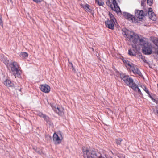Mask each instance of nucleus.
<instances>
[{"label":"nucleus","instance_id":"nucleus-1","mask_svg":"<svg viewBox=\"0 0 158 158\" xmlns=\"http://www.w3.org/2000/svg\"><path fill=\"white\" fill-rule=\"evenodd\" d=\"M122 34L125 35V37L127 40L134 44L141 46L144 54L150 55L153 53L156 47H152L151 44L146 40L145 38L139 37L137 34L127 29L123 31Z\"/></svg>","mask_w":158,"mask_h":158},{"label":"nucleus","instance_id":"nucleus-2","mask_svg":"<svg viewBox=\"0 0 158 158\" xmlns=\"http://www.w3.org/2000/svg\"><path fill=\"white\" fill-rule=\"evenodd\" d=\"M112 3L113 4L115 10L117 13L118 14L120 12L125 17V18L129 21H132L133 22L136 23L137 22V19L133 15L129 13L123 12L121 13V11L120 8L117 3L116 0H111Z\"/></svg>","mask_w":158,"mask_h":158},{"label":"nucleus","instance_id":"nucleus-3","mask_svg":"<svg viewBox=\"0 0 158 158\" xmlns=\"http://www.w3.org/2000/svg\"><path fill=\"white\" fill-rule=\"evenodd\" d=\"M10 68L13 72V75L15 77H21V71L19 69V66L17 63L15 61H12L10 63L9 68Z\"/></svg>","mask_w":158,"mask_h":158},{"label":"nucleus","instance_id":"nucleus-4","mask_svg":"<svg viewBox=\"0 0 158 158\" xmlns=\"http://www.w3.org/2000/svg\"><path fill=\"white\" fill-rule=\"evenodd\" d=\"M120 78L123 80L124 82L129 87L131 88L135 87V84L133 80L129 76L126 75L125 74L121 73L120 75Z\"/></svg>","mask_w":158,"mask_h":158},{"label":"nucleus","instance_id":"nucleus-5","mask_svg":"<svg viewBox=\"0 0 158 158\" xmlns=\"http://www.w3.org/2000/svg\"><path fill=\"white\" fill-rule=\"evenodd\" d=\"M135 15L137 19L139 18L141 21L143 19L144 14L143 10H136ZM138 21V20L137 19Z\"/></svg>","mask_w":158,"mask_h":158},{"label":"nucleus","instance_id":"nucleus-6","mask_svg":"<svg viewBox=\"0 0 158 158\" xmlns=\"http://www.w3.org/2000/svg\"><path fill=\"white\" fill-rule=\"evenodd\" d=\"M40 89L43 92L48 93L50 90V86L47 85H41L40 86Z\"/></svg>","mask_w":158,"mask_h":158},{"label":"nucleus","instance_id":"nucleus-7","mask_svg":"<svg viewBox=\"0 0 158 158\" xmlns=\"http://www.w3.org/2000/svg\"><path fill=\"white\" fill-rule=\"evenodd\" d=\"M116 21H114L111 20H108L105 22V24L106 27L109 29H113L114 28V24L115 22Z\"/></svg>","mask_w":158,"mask_h":158},{"label":"nucleus","instance_id":"nucleus-8","mask_svg":"<svg viewBox=\"0 0 158 158\" xmlns=\"http://www.w3.org/2000/svg\"><path fill=\"white\" fill-rule=\"evenodd\" d=\"M131 70L136 75L140 76H142V73L140 71L136 65H135L132 67V69H131Z\"/></svg>","mask_w":158,"mask_h":158},{"label":"nucleus","instance_id":"nucleus-9","mask_svg":"<svg viewBox=\"0 0 158 158\" xmlns=\"http://www.w3.org/2000/svg\"><path fill=\"white\" fill-rule=\"evenodd\" d=\"M136 57L138 58L140 61H143L144 63L148 64L149 63L145 59V57L143 56L141 53H139L137 54Z\"/></svg>","mask_w":158,"mask_h":158},{"label":"nucleus","instance_id":"nucleus-10","mask_svg":"<svg viewBox=\"0 0 158 158\" xmlns=\"http://www.w3.org/2000/svg\"><path fill=\"white\" fill-rule=\"evenodd\" d=\"M53 110L59 115H62L63 113L62 111V109L60 108L52 106Z\"/></svg>","mask_w":158,"mask_h":158},{"label":"nucleus","instance_id":"nucleus-11","mask_svg":"<svg viewBox=\"0 0 158 158\" xmlns=\"http://www.w3.org/2000/svg\"><path fill=\"white\" fill-rule=\"evenodd\" d=\"M53 140L55 141V143L57 144L60 143L61 142L59 137L58 136L57 134L55 133L53 134Z\"/></svg>","mask_w":158,"mask_h":158},{"label":"nucleus","instance_id":"nucleus-12","mask_svg":"<svg viewBox=\"0 0 158 158\" xmlns=\"http://www.w3.org/2000/svg\"><path fill=\"white\" fill-rule=\"evenodd\" d=\"M4 84L7 87H13L14 84L12 83L8 79H6L4 82Z\"/></svg>","mask_w":158,"mask_h":158},{"label":"nucleus","instance_id":"nucleus-13","mask_svg":"<svg viewBox=\"0 0 158 158\" xmlns=\"http://www.w3.org/2000/svg\"><path fill=\"white\" fill-rule=\"evenodd\" d=\"M148 15L149 17L152 20L154 21L156 19V16L152 11H150V12H149Z\"/></svg>","mask_w":158,"mask_h":158},{"label":"nucleus","instance_id":"nucleus-14","mask_svg":"<svg viewBox=\"0 0 158 158\" xmlns=\"http://www.w3.org/2000/svg\"><path fill=\"white\" fill-rule=\"evenodd\" d=\"M128 54L130 56L135 57H136V56H137V54H136L134 49H131L128 50Z\"/></svg>","mask_w":158,"mask_h":158},{"label":"nucleus","instance_id":"nucleus-15","mask_svg":"<svg viewBox=\"0 0 158 158\" xmlns=\"http://www.w3.org/2000/svg\"><path fill=\"white\" fill-rule=\"evenodd\" d=\"M151 40L154 44H155L157 47L158 46V38L156 37H151Z\"/></svg>","mask_w":158,"mask_h":158},{"label":"nucleus","instance_id":"nucleus-16","mask_svg":"<svg viewBox=\"0 0 158 158\" xmlns=\"http://www.w3.org/2000/svg\"><path fill=\"white\" fill-rule=\"evenodd\" d=\"M2 61L7 67L9 68V65L10 64V63H11V62H10L9 60H7V59H5V58L3 59H2Z\"/></svg>","mask_w":158,"mask_h":158},{"label":"nucleus","instance_id":"nucleus-17","mask_svg":"<svg viewBox=\"0 0 158 158\" xmlns=\"http://www.w3.org/2000/svg\"><path fill=\"white\" fill-rule=\"evenodd\" d=\"M19 56L20 57H21L23 58H27L28 56V54L27 52H21Z\"/></svg>","mask_w":158,"mask_h":158},{"label":"nucleus","instance_id":"nucleus-18","mask_svg":"<svg viewBox=\"0 0 158 158\" xmlns=\"http://www.w3.org/2000/svg\"><path fill=\"white\" fill-rule=\"evenodd\" d=\"M33 149L36 152L39 154H41L43 153L41 149H40L39 148L34 147Z\"/></svg>","mask_w":158,"mask_h":158},{"label":"nucleus","instance_id":"nucleus-19","mask_svg":"<svg viewBox=\"0 0 158 158\" xmlns=\"http://www.w3.org/2000/svg\"><path fill=\"white\" fill-rule=\"evenodd\" d=\"M69 67H70V68L72 69V70L73 72L75 73H77L76 69H75L74 67L73 66V64L71 62H69Z\"/></svg>","mask_w":158,"mask_h":158},{"label":"nucleus","instance_id":"nucleus-20","mask_svg":"<svg viewBox=\"0 0 158 158\" xmlns=\"http://www.w3.org/2000/svg\"><path fill=\"white\" fill-rule=\"evenodd\" d=\"M123 61L124 63H126V67H127V65L128 66L130 67L131 70L132 69V67L135 66V65L133 64H131L130 63H129L128 61L127 62L126 60H124Z\"/></svg>","mask_w":158,"mask_h":158},{"label":"nucleus","instance_id":"nucleus-21","mask_svg":"<svg viewBox=\"0 0 158 158\" xmlns=\"http://www.w3.org/2000/svg\"><path fill=\"white\" fill-rule=\"evenodd\" d=\"M90 6L89 5L86 4L83 6V8L87 10V11L90 12L91 10L90 8Z\"/></svg>","mask_w":158,"mask_h":158},{"label":"nucleus","instance_id":"nucleus-22","mask_svg":"<svg viewBox=\"0 0 158 158\" xmlns=\"http://www.w3.org/2000/svg\"><path fill=\"white\" fill-rule=\"evenodd\" d=\"M123 140L121 138L117 139H115V142L118 146L120 145L121 143Z\"/></svg>","mask_w":158,"mask_h":158},{"label":"nucleus","instance_id":"nucleus-23","mask_svg":"<svg viewBox=\"0 0 158 158\" xmlns=\"http://www.w3.org/2000/svg\"><path fill=\"white\" fill-rule=\"evenodd\" d=\"M153 53L155 54L154 56H156L158 58V47H156L155 50L153 51Z\"/></svg>","mask_w":158,"mask_h":158},{"label":"nucleus","instance_id":"nucleus-24","mask_svg":"<svg viewBox=\"0 0 158 158\" xmlns=\"http://www.w3.org/2000/svg\"><path fill=\"white\" fill-rule=\"evenodd\" d=\"M134 85L135 86V87L134 88H133V87H132V88L134 90H137L138 91V92L140 94H141V90H140V89L137 87V86L136 84H135Z\"/></svg>","mask_w":158,"mask_h":158},{"label":"nucleus","instance_id":"nucleus-25","mask_svg":"<svg viewBox=\"0 0 158 158\" xmlns=\"http://www.w3.org/2000/svg\"><path fill=\"white\" fill-rule=\"evenodd\" d=\"M109 14L110 17V20L116 21V19L114 17L113 15L111 13L109 12Z\"/></svg>","mask_w":158,"mask_h":158},{"label":"nucleus","instance_id":"nucleus-26","mask_svg":"<svg viewBox=\"0 0 158 158\" xmlns=\"http://www.w3.org/2000/svg\"><path fill=\"white\" fill-rule=\"evenodd\" d=\"M106 4L108 6L111 7L112 10H113V7L112 6V5L109 0H107L106 2Z\"/></svg>","mask_w":158,"mask_h":158},{"label":"nucleus","instance_id":"nucleus-27","mask_svg":"<svg viewBox=\"0 0 158 158\" xmlns=\"http://www.w3.org/2000/svg\"><path fill=\"white\" fill-rule=\"evenodd\" d=\"M96 2L98 3L99 6H102L104 4V3L102 1L99 0H96Z\"/></svg>","mask_w":158,"mask_h":158},{"label":"nucleus","instance_id":"nucleus-28","mask_svg":"<svg viewBox=\"0 0 158 158\" xmlns=\"http://www.w3.org/2000/svg\"><path fill=\"white\" fill-rule=\"evenodd\" d=\"M46 121V122L48 123V122H49L50 119L46 115H44V116L43 118Z\"/></svg>","mask_w":158,"mask_h":158},{"label":"nucleus","instance_id":"nucleus-29","mask_svg":"<svg viewBox=\"0 0 158 158\" xmlns=\"http://www.w3.org/2000/svg\"><path fill=\"white\" fill-rule=\"evenodd\" d=\"M147 3L148 5L151 6L153 3V0H147Z\"/></svg>","mask_w":158,"mask_h":158},{"label":"nucleus","instance_id":"nucleus-30","mask_svg":"<svg viewBox=\"0 0 158 158\" xmlns=\"http://www.w3.org/2000/svg\"><path fill=\"white\" fill-rule=\"evenodd\" d=\"M143 89L145 91L147 94H148L149 92L148 90L144 86H143Z\"/></svg>","mask_w":158,"mask_h":158},{"label":"nucleus","instance_id":"nucleus-31","mask_svg":"<svg viewBox=\"0 0 158 158\" xmlns=\"http://www.w3.org/2000/svg\"><path fill=\"white\" fill-rule=\"evenodd\" d=\"M45 114H43L41 112H39L38 114V115L41 117H42V118H43V117L44 116V115Z\"/></svg>","mask_w":158,"mask_h":158},{"label":"nucleus","instance_id":"nucleus-32","mask_svg":"<svg viewBox=\"0 0 158 158\" xmlns=\"http://www.w3.org/2000/svg\"><path fill=\"white\" fill-rule=\"evenodd\" d=\"M146 1V0H142L141 1V6H144L145 3Z\"/></svg>","mask_w":158,"mask_h":158},{"label":"nucleus","instance_id":"nucleus-33","mask_svg":"<svg viewBox=\"0 0 158 158\" xmlns=\"http://www.w3.org/2000/svg\"><path fill=\"white\" fill-rule=\"evenodd\" d=\"M35 2L37 3L41 2L42 0H33Z\"/></svg>","mask_w":158,"mask_h":158},{"label":"nucleus","instance_id":"nucleus-34","mask_svg":"<svg viewBox=\"0 0 158 158\" xmlns=\"http://www.w3.org/2000/svg\"><path fill=\"white\" fill-rule=\"evenodd\" d=\"M153 101L155 102L156 104H158V99H154L153 100Z\"/></svg>","mask_w":158,"mask_h":158},{"label":"nucleus","instance_id":"nucleus-35","mask_svg":"<svg viewBox=\"0 0 158 158\" xmlns=\"http://www.w3.org/2000/svg\"><path fill=\"white\" fill-rule=\"evenodd\" d=\"M150 98L151 99L152 101H153V100L154 99L152 96H150Z\"/></svg>","mask_w":158,"mask_h":158},{"label":"nucleus","instance_id":"nucleus-36","mask_svg":"<svg viewBox=\"0 0 158 158\" xmlns=\"http://www.w3.org/2000/svg\"><path fill=\"white\" fill-rule=\"evenodd\" d=\"M152 10V9L151 8H150L149 12H150V11H152V10Z\"/></svg>","mask_w":158,"mask_h":158},{"label":"nucleus","instance_id":"nucleus-37","mask_svg":"<svg viewBox=\"0 0 158 158\" xmlns=\"http://www.w3.org/2000/svg\"><path fill=\"white\" fill-rule=\"evenodd\" d=\"M147 94L148 95V96H149V97H150V96H152L150 95V94L149 92L148 94Z\"/></svg>","mask_w":158,"mask_h":158},{"label":"nucleus","instance_id":"nucleus-38","mask_svg":"<svg viewBox=\"0 0 158 158\" xmlns=\"http://www.w3.org/2000/svg\"><path fill=\"white\" fill-rule=\"evenodd\" d=\"M156 113L158 114V110H156Z\"/></svg>","mask_w":158,"mask_h":158},{"label":"nucleus","instance_id":"nucleus-39","mask_svg":"<svg viewBox=\"0 0 158 158\" xmlns=\"http://www.w3.org/2000/svg\"><path fill=\"white\" fill-rule=\"evenodd\" d=\"M91 48L92 49V50L93 51H94V49L93 48Z\"/></svg>","mask_w":158,"mask_h":158},{"label":"nucleus","instance_id":"nucleus-40","mask_svg":"<svg viewBox=\"0 0 158 158\" xmlns=\"http://www.w3.org/2000/svg\"><path fill=\"white\" fill-rule=\"evenodd\" d=\"M7 0L8 1H9V0ZM9 1H10V2H11V1H12V0H9Z\"/></svg>","mask_w":158,"mask_h":158}]
</instances>
